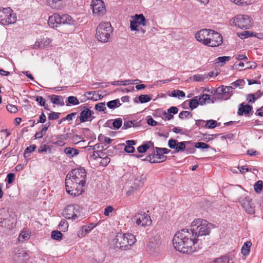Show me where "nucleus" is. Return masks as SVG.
Segmentation results:
<instances>
[{"label": "nucleus", "instance_id": "nucleus-62", "mask_svg": "<svg viewBox=\"0 0 263 263\" xmlns=\"http://www.w3.org/2000/svg\"><path fill=\"white\" fill-rule=\"evenodd\" d=\"M231 57L228 56L220 57L217 58V60L222 63H225L226 62L229 61Z\"/></svg>", "mask_w": 263, "mask_h": 263}, {"label": "nucleus", "instance_id": "nucleus-38", "mask_svg": "<svg viewBox=\"0 0 263 263\" xmlns=\"http://www.w3.org/2000/svg\"><path fill=\"white\" fill-rule=\"evenodd\" d=\"M136 80H124V81H117L114 82L112 84L113 85H123V86H126L130 84H133L134 81H136Z\"/></svg>", "mask_w": 263, "mask_h": 263}, {"label": "nucleus", "instance_id": "nucleus-61", "mask_svg": "<svg viewBox=\"0 0 263 263\" xmlns=\"http://www.w3.org/2000/svg\"><path fill=\"white\" fill-rule=\"evenodd\" d=\"M82 227L84 231L88 233L91 230L93 229L96 227V225L93 223H91L88 226H83Z\"/></svg>", "mask_w": 263, "mask_h": 263}, {"label": "nucleus", "instance_id": "nucleus-56", "mask_svg": "<svg viewBox=\"0 0 263 263\" xmlns=\"http://www.w3.org/2000/svg\"><path fill=\"white\" fill-rule=\"evenodd\" d=\"M60 114V113L59 112H55L52 111L49 114L48 118L50 120H56L59 118Z\"/></svg>", "mask_w": 263, "mask_h": 263}, {"label": "nucleus", "instance_id": "nucleus-12", "mask_svg": "<svg viewBox=\"0 0 263 263\" xmlns=\"http://www.w3.org/2000/svg\"><path fill=\"white\" fill-rule=\"evenodd\" d=\"M133 20L130 22V28L132 31H139L138 26L146 25V20L143 14H136L132 16Z\"/></svg>", "mask_w": 263, "mask_h": 263}, {"label": "nucleus", "instance_id": "nucleus-15", "mask_svg": "<svg viewBox=\"0 0 263 263\" xmlns=\"http://www.w3.org/2000/svg\"><path fill=\"white\" fill-rule=\"evenodd\" d=\"M239 202L248 214H253L255 213V206H253L252 199L249 197L241 198Z\"/></svg>", "mask_w": 263, "mask_h": 263}, {"label": "nucleus", "instance_id": "nucleus-47", "mask_svg": "<svg viewBox=\"0 0 263 263\" xmlns=\"http://www.w3.org/2000/svg\"><path fill=\"white\" fill-rule=\"evenodd\" d=\"M195 147L197 148L206 149L210 147V145L204 142H199L195 143Z\"/></svg>", "mask_w": 263, "mask_h": 263}, {"label": "nucleus", "instance_id": "nucleus-2", "mask_svg": "<svg viewBox=\"0 0 263 263\" xmlns=\"http://www.w3.org/2000/svg\"><path fill=\"white\" fill-rule=\"evenodd\" d=\"M136 241V236L129 233H118L114 239L116 247L123 250H129Z\"/></svg>", "mask_w": 263, "mask_h": 263}, {"label": "nucleus", "instance_id": "nucleus-32", "mask_svg": "<svg viewBox=\"0 0 263 263\" xmlns=\"http://www.w3.org/2000/svg\"><path fill=\"white\" fill-rule=\"evenodd\" d=\"M251 246V243L249 241L246 242L243 244L241 248V253L244 256L247 255L249 254Z\"/></svg>", "mask_w": 263, "mask_h": 263}, {"label": "nucleus", "instance_id": "nucleus-16", "mask_svg": "<svg viewBox=\"0 0 263 263\" xmlns=\"http://www.w3.org/2000/svg\"><path fill=\"white\" fill-rule=\"evenodd\" d=\"M211 32V29H201L196 33L195 38L198 42L206 46Z\"/></svg>", "mask_w": 263, "mask_h": 263}, {"label": "nucleus", "instance_id": "nucleus-54", "mask_svg": "<svg viewBox=\"0 0 263 263\" xmlns=\"http://www.w3.org/2000/svg\"><path fill=\"white\" fill-rule=\"evenodd\" d=\"M204 79V77L202 74H195L193 76V80L196 82L203 81Z\"/></svg>", "mask_w": 263, "mask_h": 263}, {"label": "nucleus", "instance_id": "nucleus-45", "mask_svg": "<svg viewBox=\"0 0 263 263\" xmlns=\"http://www.w3.org/2000/svg\"><path fill=\"white\" fill-rule=\"evenodd\" d=\"M149 148V145L148 144H144L139 146L137 148V151L140 153H143L146 152L148 148Z\"/></svg>", "mask_w": 263, "mask_h": 263}, {"label": "nucleus", "instance_id": "nucleus-13", "mask_svg": "<svg viewBox=\"0 0 263 263\" xmlns=\"http://www.w3.org/2000/svg\"><path fill=\"white\" fill-rule=\"evenodd\" d=\"M93 13L97 16L103 15L106 9L104 2L101 0H92L91 2Z\"/></svg>", "mask_w": 263, "mask_h": 263}, {"label": "nucleus", "instance_id": "nucleus-60", "mask_svg": "<svg viewBox=\"0 0 263 263\" xmlns=\"http://www.w3.org/2000/svg\"><path fill=\"white\" fill-rule=\"evenodd\" d=\"M134 125V123L132 121H125L124 123L123 126L122 128L126 129L128 128H130Z\"/></svg>", "mask_w": 263, "mask_h": 263}, {"label": "nucleus", "instance_id": "nucleus-3", "mask_svg": "<svg viewBox=\"0 0 263 263\" xmlns=\"http://www.w3.org/2000/svg\"><path fill=\"white\" fill-rule=\"evenodd\" d=\"M113 28L109 22H101L97 29L96 37L100 42L105 43L110 42Z\"/></svg>", "mask_w": 263, "mask_h": 263}, {"label": "nucleus", "instance_id": "nucleus-49", "mask_svg": "<svg viewBox=\"0 0 263 263\" xmlns=\"http://www.w3.org/2000/svg\"><path fill=\"white\" fill-rule=\"evenodd\" d=\"M118 104H120L119 100L117 99V100L110 101H109L108 102H107V106L109 108L112 109V108H114L115 107H116L117 106Z\"/></svg>", "mask_w": 263, "mask_h": 263}, {"label": "nucleus", "instance_id": "nucleus-7", "mask_svg": "<svg viewBox=\"0 0 263 263\" xmlns=\"http://www.w3.org/2000/svg\"><path fill=\"white\" fill-rule=\"evenodd\" d=\"M16 21V16L10 8L0 9V23L7 25L14 24Z\"/></svg>", "mask_w": 263, "mask_h": 263}, {"label": "nucleus", "instance_id": "nucleus-21", "mask_svg": "<svg viewBox=\"0 0 263 263\" xmlns=\"http://www.w3.org/2000/svg\"><path fill=\"white\" fill-rule=\"evenodd\" d=\"M48 23L51 27H58L61 24L60 15L58 13H54L49 17Z\"/></svg>", "mask_w": 263, "mask_h": 263}, {"label": "nucleus", "instance_id": "nucleus-17", "mask_svg": "<svg viewBox=\"0 0 263 263\" xmlns=\"http://www.w3.org/2000/svg\"><path fill=\"white\" fill-rule=\"evenodd\" d=\"M187 142H178L177 140L170 139L168 141V145L170 148L174 149L178 153L184 151L185 149V143Z\"/></svg>", "mask_w": 263, "mask_h": 263}, {"label": "nucleus", "instance_id": "nucleus-58", "mask_svg": "<svg viewBox=\"0 0 263 263\" xmlns=\"http://www.w3.org/2000/svg\"><path fill=\"white\" fill-rule=\"evenodd\" d=\"M99 139L100 140L104 141L107 144H110L112 141V139H110V138L105 137L104 136H99Z\"/></svg>", "mask_w": 263, "mask_h": 263}, {"label": "nucleus", "instance_id": "nucleus-64", "mask_svg": "<svg viewBox=\"0 0 263 263\" xmlns=\"http://www.w3.org/2000/svg\"><path fill=\"white\" fill-rule=\"evenodd\" d=\"M163 115L164 116V118L165 120H170L172 119L174 117V116L172 115V114H171L170 113H169L168 111L167 112L164 111L163 112Z\"/></svg>", "mask_w": 263, "mask_h": 263}, {"label": "nucleus", "instance_id": "nucleus-30", "mask_svg": "<svg viewBox=\"0 0 263 263\" xmlns=\"http://www.w3.org/2000/svg\"><path fill=\"white\" fill-rule=\"evenodd\" d=\"M227 88V87H224L223 86L217 88L216 94L214 96H216V100L217 99H220L223 98V94L228 92Z\"/></svg>", "mask_w": 263, "mask_h": 263}, {"label": "nucleus", "instance_id": "nucleus-25", "mask_svg": "<svg viewBox=\"0 0 263 263\" xmlns=\"http://www.w3.org/2000/svg\"><path fill=\"white\" fill-rule=\"evenodd\" d=\"M252 107L249 105H245L244 103H241L239 105V107L238 110V114L240 116H242L243 114H248L251 111Z\"/></svg>", "mask_w": 263, "mask_h": 263}, {"label": "nucleus", "instance_id": "nucleus-37", "mask_svg": "<svg viewBox=\"0 0 263 263\" xmlns=\"http://www.w3.org/2000/svg\"><path fill=\"white\" fill-rule=\"evenodd\" d=\"M244 62H245V67L243 69L245 70L254 69L257 66L256 63L253 61H248L247 60H246V61Z\"/></svg>", "mask_w": 263, "mask_h": 263}, {"label": "nucleus", "instance_id": "nucleus-26", "mask_svg": "<svg viewBox=\"0 0 263 263\" xmlns=\"http://www.w3.org/2000/svg\"><path fill=\"white\" fill-rule=\"evenodd\" d=\"M60 20L61 24H75V21L73 20L72 17L68 14L60 15Z\"/></svg>", "mask_w": 263, "mask_h": 263}, {"label": "nucleus", "instance_id": "nucleus-48", "mask_svg": "<svg viewBox=\"0 0 263 263\" xmlns=\"http://www.w3.org/2000/svg\"><path fill=\"white\" fill-rule=\"evenodd\" d=\"M214 263H229V258L227 256H222L216 259Z\"/></svg>", "mask_w": 263, "mask_h": 263}, {"label": "nucleus", "instance_id": "nucleus-24", "mask_svg": "<svg viewBox=\"0 0 263 263\" xmlns=\"http://www.w3.org/2000/svg\"><path fill=\"white\" fill-rule=\"evenodd\" d=\"M47 3L48 6L51 8L59 10L61 9L64 5L63 0H47Z\"/></svg>", "mask_w": 263, "mask_h": 263}, {"label": "nucleus", "instance_id": "nucleus-11", "mask_svg": "<svg viewBox=\"0 0 263 263\" xmlns=\"http://www.w3.org/2000/svg\"><path fill=\"white\" fill-rule=\"evenodd\" d=\"M222 36L220 33L211 30L206 46L209 47H217L222 43Z\"/></svg>", "mask_w": 263, "mask_h": 263}, {"label": "nucleus", "instance_id": "nucleus-59", "mask_svg": "<svg viewBox=\"0 0 263 263\" xmlns=\"http://www.w3.org/2000/svg\"><path fill=\"white\" fill-rule=\"evenodd\" d=\"M50 150V148L48 145H47L46 144L41 145L40 148L38 149V152L42 153L43 152H46L47 150Z\"/></svg>", "mask_w": 263, "mask_h": 263}, {"label": "nucleus", "instance_id": "nucleus-52", "mask_svg": "<svg viewBox=\"0 0 263 263\" xmlns=\"http://www.w3.org/2000/svg\"><path fill=\"white\" fill-rule=\"evenodd\" d=\"M245 83V82L243 80H237L234 82L231 83V85H232L234 88L238 87V86H242Z\"/></svg>", "mask_w": 263, "mask_h": 263}, {"label": "nucleus", "instance_id": "nucleus-29", "mask_svg": "<svg viewBox=\"0 0 263 263\" xmlns=\"http://www.w3.org/2000/svg\"><path fill=\"white\" fill-rule=\"evenodd\" d=\"M51 101L53 104L64 105V103L62 96L53 95L51 96Z\"/></svg>", "mask_w": 263, "mask_h": 263}, {"label": "nucleus", "instance_id": "nucleus-9", "mask_svg": "<svg viewBox=\"0 0 263 263\" xmlns=\"http://www.w3.org/2000/svg\"><path fill=\"white\" fill-rule=\"evenodd\" d=\"M133 220L139 227L149 226L152 222L150 216L145 213L143 212L137 213Z\"/></svg>", "mask_w": 263, "mask_h": 263}, {"label": "nucleus", "instance_id": "nucleus-42", "mask_svg": "<svg viewBox=\"0 0 263 263\" xmlns=\"http://www.w3.org/2000/svg\"><path fill=\"white\" fill-rule=\"evenodd\" d=\"M217 125V121L213 120H210L206 121L205 127L208 128H214Z\"/></svg>", "mask_w": 263, "mask_h": 263}, {"label": "nucleus", "instance_id": "nucleus-31", "mask_svg": "<svg viewBox=\"0 0 263 263\" xmlns=\"http://www.w3.org/2000/svg\"><path fill=\"white\" fill-rule=\"evenodd\" d=\"M64 153L70 157H74L79 154V151L76 148L67 147L65 148Z\"/></svg>", "mask_w": 263, "mask_h": 263}, {"label": "nucleus", "instance_id": "nucleus-51", "mask_svg": "<svg viewBox=\"0 0 263 263\" xmlns=\"http://www.w3.org/2000/svg\"><path fill=\"white\" fill-rule=\"evenodd\" d=\"M95 109L100 111H103L106 109L105 104L104 103H99L95 105Z\"/></svg>", "mask_w": 263, "mask_h": 263}, {"label": "nucleus", "instance_id": "nucleus-19", "mask_svg": "<svg viewBox=\"0 0 263 263\" xmlns=\"http://www.w3.org/2000/svg\"><path fill=\"white\" fill-rule=\"evenodd\" d=\"M166 157L160 153L158 149L153 155H149L146 157V160L151 163H160L165 161Z\"/></svg>", "mask_w": 263, "mask_h": 263}, {"label": "nucleus", "instance_id": "nucleus-46", "mask_svg": "<svg viewBox=\"0 0 263 263\" xmlns=\"http://www.w3.org/2000/svg\"><path fill=\"white\" fill-rule=\"evenodd\" d=\"M122 124V120L121 118H117L115 119L112 125L115 129H119Z\"/></svg>", "mask_w": 263, "mask_h": 263}, {"label": "nucleus", "instance_id": "nucleus-6", "mask_svg": "<svg viewBox=\"0 0 263 263\" xmlns=\"http://www.w3.org/2000/svg\"><path fill=\"white\" fill-rule=\"evenodd\" d=\"M67 178L73 180L75 182L85 186L86 181V172L84 168L72 170L66 176Z\"/></svg>", "mask_w": 263, "mask_h": 263}, {"label": "nucleus", "instance_id": "nucleus-4", "mask_svg": "<svg viewBox=\"0 0 263 263\" xmlns=\"http://www.w3.org/2000/svg\"><path fill=\"white\" fill-rule=\"evenodd\" d=\"M65 183L67 193L72 196H78L84 192V186L66 177Z\"/></svg>", "mask_w": 263, "mask_h": 263}, {"label": "nucleus", "instance_id": "nucleus-10", "mask_svg": "<svg viewBox=\"0 0 263 263\" xmlns=\"http://www.w3.org/2000/svg\"><path fill=\"white\" fill-rule=\"evenodd\" d=\"M90 159L96 160L101 166H106L110 161V159L102 151L94 152L90 156Z\"/></svg>", "mask_w": 263, "mask_h": 263}, {"label": "nucleus", "instance_id": "nucleus-20", "mask_svg": "<svg viewBox=\"0 0 263 263\" xmlns=\"http://www.w3.org/2000/svg\"><path fill=\"white\" fill-rule=\"evenodd\" d=\"M30 252L23 249H20L14 255V258L22 262H27L29 260Z\"/></svg>", "mask_w": 263, "mask_h": 263}, {"label": "nucleus", "instance_id": "nucleus-27", "mask_svg": "<svg viewBox=\"0 0 263 263\" xmlns=\"http://www.w3.org/2000/svg\"><path fill=\"white\" fill-rule=\"evenodd\" d=\"M126 145L124 148V151L128 153H132L135 151L134 145L136 144V142L134 140H127L126 141Z\"/></svg>", "mask_w": 263, "mask_h": 263}, {"label": "nucleus", "instance_id": "nucleus-55", "mask_svg": "<svg viewBox=\"0 0 263 263\" xmlns=\"http://www.w3.org/2000/svg\"><path fill=\"white\" fill-rule=\"evenodd\" d=\"M144 178L141 176L140 179L137 178L135 180V184H137V187H138L140 186H142L144 184Z\"/></svg>", "mask_w": 263, "mask_h": 263}, {"label": "nucleus", "instance_id": "nucleus-40", "mask_svg": "<svg viewBox=\"0 0 263 263\" xmlns=\"http://www.w3.org/2000/svg\"><path fill=\"white\" fill-rule=\"evenodd\" d=\"M238 36L241 39H245L250 36H253V32L248 31H245L242 32L238 33Z\"/></svg>", "mask_w": 263, "mask_h": 263}, {"label": "nucleus", "instance_id": "nucleus-57", "mask_svg": "<svg viewBox=\"0 0 263 263\" xmlns=\"http://www.w3.org/2000/svg\"><path fill=\"white\" fill-rule=\"evenodd\" d=\"M15 175L13 173H9L7 176V181L9 184L12 183L14 180Z\"/></svg>", "mask_w": 263, "mask_h": 263}, {"label": "nucleus", "instance_id": "nucleus-36", "mask_svg": "<svg viewBox=\"0 0 263 263\" xmlns=\"http://www.w3.org/2000/svg\"><path fill=\"white\" fill-rule=\"evenodd\" d=\"M35 101L37 102L41 106H44L45 109L48 110V105L46 104L44 98L42 96H37L35 98Z\"/></svg>", "mask_w": 263, "mask_h": 263}, {"label": "nucleus", "instance_id": "nucleus-22", "mask_svg": "<svg viewBox=\"0 0 263 263\" xmlns=\"http://www.w3.org/2000/svg\"><path fill=\"white\" fill-rule=\"evenodd\" d=\"M92 114L93 111L88 108H84V109L81 112L79 116L80 122L83 123L88 121Z\"/></svg>", "mask_w": 263, "mask_h": 263}, {"label": "nucleus", "instance_id": "nucleus-5", "mask_svg": "<svg viewBox=\"0 0 263 263\" xmlns=\"http://www.w3.org/2000/svg\"><path fill=\"white\" fill-rule=\"evenodd\" d=\"M233 23L240 29H249L252 27L253 21L248 15L239 14L233 18Z\"/></svg>", "mask_w": 263, "mask_h": 263}, {"label": "nucleus", "instance_id": "nucleus-28", "mask_svg": "<svg viewBox=\"0 0 263 263\" xmlns=\"http://www.w3.org/2000/svg\"><path fill=\"white\" fill-rule=\"evenodd\" d=\"M30 236V234L29 232L26 229H23L21 231L19 236H18V240L20 241H24L25 240H28Z\"/></svg>", "mask_w": 263, "mask_h": 263}, {"label": "nucleus", "instance_id": "nucleus-50", "mask_svg": "<svg viewBox=\"0 0 263 263\" xmlns=\"http://www.w3.org/2000/svg\"><path fill=\"white\" fill-rule=\"evenodd\" d=\"M7 110L11 113H15L18 111L17 108L14 105L8 104L7 105Z\"/></svg>", "mask_w": 263, "mask_h": 263}, {"label": "nucleus", "instance_id": "nucleus-43", "mask_svg": "<svg viewBox=\"0 0 263 263\" xmlns=\"http://www.w3.org/2000/svg\"><path fill=\"white\" fill-rule=\"evenodd\" d=\"M172 96L173 97H185V93L181 90H175L172 91Z\"/></svg>", "mask_w": 263, "mask_h": 263}, {"label": "nucleus", "instance_id": "nucleus-44", "mask_svg": "<svg viewBox=\"0 0 263 263\" xmlns=\"http://www.w3.org/2000/svg\"><path fill=\"white\" fill-rule=\"evenodd\" d=\"M189 117H192V113L189 111H182L179 114V117L181 119H184Z\"/></svg>", "mask_w": 263, "mask_h": 263}, {"label": "nucleus", "instance_id": "nucleus-8", "mask_svg": "<svg viewBox=\"0 0 263 263\" xmlns=\"http://www.w3.org/2000/svg\"><path fill=\"white\" fill-rule=\"evenodd\" d=\"M81 210L77 204L68 205L63 210V215L68 219L78 220L81 217Z\"/></svg>", "mask_w": 263, "mask_h": 263}, {"label": "nucleus", "instance_id": "nucleus-41", "mask_svg": "<svg viewBox=\"0 0 263 263\" xmlns=\"http://www.w3.org/2000/svg\"><path fill=\"white\" fill-rule=\"evenodd\" d=\"M63 235L62 233L59 231H53L51 233L52 238L55 240H61L62 238Z\"/></svg>", "mask_w": 263, "mask_h": 263}, {"label": "nucleus", "instance_id": "nucleus-33", "mask_svg": "<svg viewBox=\"0 0 263 263\" xmlns=\"http://www.w3.org/2000/svg\"><path fill=\"white\" fill-rule=\"evenodd\" d=\"M80 104L79 100L76 97L69 96L67 98V102H66V105L68 106L69 104L72 105H77Z\"/></svg>", "mask_w": 263, "mask_h": 263}, {"label": "nucleus", "instance_id": "nucleus-1", "mask_svg": "<svg viewBox=\"0 0 263 263\" xmlns=\"http://www.w3.org/2000/svg\"><path fill=\"white\" fill-rule=\"evenodd\" d=\"M213 224L206 220L196 218L191 223V229L177 231L173 239L174 248L183 253H192L199 249L198 237L209 235Z\"/></svg>", "mask_w": 263, "mask_h": 263}, {"label": "nucleus", "instance_id": "nucleus-18", "mask_svg": "<svg viewBox=\"0 0 263 263\" xmlns=\"http://www.w3.org/2000/svg\"><path fill=\"white\" fill-rule=\"evenodd\" d=\"M52 42V40L50 38L46 37H43L35 42L34 44L32 45L33 49H43L50 46Z\"/></svg>", "mask_w": 263, "mask_h": 263}, {"label": "nucleus", "instance_id": "nucleus-34", "mask_svg": "<svg viewBox=\"0 0 263 263\" xmlns=\"http://www.w3.org/2000/svg\"><path fill=\"white\" fill-rule=\"evenodd\" d=\"M199 105L198 96L194 97L192 99L189 100V106L192 109L196 108Z\"/></svg>", "mask_w": 263, "mask_h": 263}, {"label": "nucleus", "instance_id": "nucleus-63", "mask_svg": "<svg viewBox=\"0 0 263 263\" xmlns=\"http://www.w3.org/2000/svg\"><path fill=\"white\" fill-rule=\"evenodd\" d=\"M36 148L35 145H31L25 149V153H30L33 152Z\"/></svg>", "mask_w": 263, "mask_h": 263}, {"label": "nucleus", "instance_id": "nucleus-39", "mask_svg": "<svg viewBox=\"0 0 263 263\" xmlns=\"http://www.w3.org/2000/svg\"><path fill=\"white\" fill-rule=\"evenodd\" d=\"M138 99L141 103H145L151 100V98L147 95H141Z\"/></svg>", "mask_w": 263, "mask_h": 263}, {"label": "nucleus", "instance_id": "nucleus-53", "mask_svg": "<svg viewBox=\"0 0 263 263\" xmlns=\"http://www.w3.org/2000/svg\"><path fill=\"white\" fill-rule=\"evenodd\" d=\"M114 210V209L112 206H107L104 209V214L105 216L109 217L110 216V213H111Z\"/></svg>", "mask_w": 263, "mask_h": 263}, {"label": "nucleus", "instance_id": "nucleus-23", "mask_svg": "<svg viewBox=\"0 0 263 263\" xmlns=\"http://www.w3.org/2000/svg\"><path fill=\"white\" fill-rule=\"evenodd\" d=\"M198 102L200 105H203L207 103H214L216 101V96L211 98L210 96L208 94H203L202 96L198 97Z\"/></svg>", "mask_w": 263, "mask_h": 263}, {"label": "nucleus", "instance_id": "nucleus-35", "mask_svg": "<svg viewBox=\"0 0 263 263\" xmlns=\"http://www.w3.org/2000/svg\"><path fill=\"white\" fill-rule=\"evenodd\" d=\"M263 187V181L262 180L257 181L254 185L255 191L257 193H260Z\"/></svg>", "mask_w": 263, "mask_h": 263}, {"label": "nucleus", "instance_id": "nucleus-14", "mask_svg": "<svg viewBox=\"0 0 263 263\" xmlns=\"http://www.w3.org/2000/svg\"><path fill=\"white\" fill-rule=\"evenodd\" d=\"M0 219L1 220V223H3V221H8V222H11V224H8L7 228L9 230L12 229L15 227V223H14L12 221V220L14 219V218H11L8 209L2 208L0 209Z\"/></svg>", "mask_w": 263, "mask_h": 263}]
</instances>
